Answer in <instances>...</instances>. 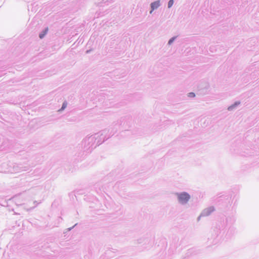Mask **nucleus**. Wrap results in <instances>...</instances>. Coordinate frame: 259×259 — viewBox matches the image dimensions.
Returning <instances> with one entry per match:
<instances>
[{"instance_id":"0eeeda50","label":"nucleus","mask_w":259,"mask_h":259,"mask_svg":"<svg viewBox=\"0 0 259 259\" xmlns=\"http://www.w3.org/2000/svg\"><path fill=\"white\" fill-rule=\"evenodd\" d=\"M174 40V38H171V39L169 40V41H168V44H170L171 43H172V42H173Z\"/></svg>"},{"instance_id":"f257e3e1","label":"nucleus","mask_w":259,"mask_h":259,"mask_svg":"<svg viewBox=\"0 0 259 259\" xmlns=\"http://www.w3.org/2000/svg\"><path fill=\"white\" fill-rule=\"evenodd\" d=\"M177 195L179 201L182 203H186L190 199L189 195L185 192L178 194Z\"/></svg>"},{"instance_id":"f03ea898","label":"nucleus","mask_w":259,"mask_h":259,"mask_svg":"<svg viewBox=\"0 0 259 259\" xmlns=\"http://www.w3.org/2000/svg\"><path fill=\"white\" fill-rule=\"evenodd\" d=\"M159 6V2H154L151 4V6L152 10L157 8Z\"/></svg>"},{"instance_id":"20e7f679","label":"nucleus","mask_w":259,"mask_h":259,"mask_svg":"<svg viewBox=\"0 0 259 259\" xmlns=\"http://www.w3.org/2000/svg\"><path fill=\"white\" fill-rule=\"evenodd\" d=\"M173 4H174V1L173 0H170L168 2V8H170L172 6Z\"/></svg>"},{"instance_id":"423d86ee","label":"nucleus","mask_w":259,"mask_h":259,"mask_svg":"<svg viewBox=\"0 0 259 259\" xmlns=\"http://www.w3.org/2000/svg\"><path fill=\"white\" fill-rule=\"evenodd\" d=\"M189 96L190 97H195V94L193 93H190L189 94Z\"/></svg>"},{"instance_id":"7ed1b4c3","label":"nucleus","mask_w":259,"mask_h":259,"mask_svg":"<svg viewBox=\"0 0 259 259\" xmlns=\"http://www.w3.org/2000/svg\"><path fill=\"white\" fill-rule=\"evenodd\" d=\"M48 30V28H46L41 33L39 34V37L42 38L46 34Z\"/></svg>"},{"instance_id":"39448f33","label":"nucleus","mask_w":259,"mask_h":259,"mask_svg":"<svg viewBox=\"0 0 259 259\" xmlns=\"http://www.w3.org/2000/svg\"><path fill=\"white\" fill-rule=\"evenodd\" d=\"M67 106V103H64L63 105H62V109H65Z\"/></svg>"}]
</instances>
